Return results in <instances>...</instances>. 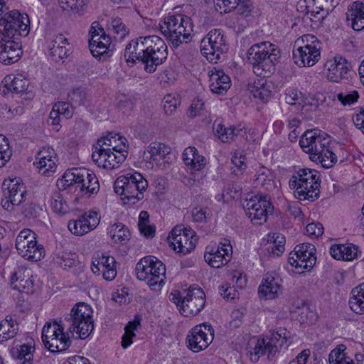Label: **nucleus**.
I'll return each mask as SVG.
<instances>
[{
  "label": "nucleus",
  "mask_w": 364,
  "mask_h": 364,
  "mask_svg": "<svg viewBox=\"0 0 364 364\" xmlns=\"http://www.w3.org/2000/svg\"><path fill=\"white\" fill-rule=\"evenodd\" d=\"M28 17L18 11L7 13L0 18V63L10 65L17 62L22 55L21 45L16 36H26L29 33Z\"/></svg>",
  "instance_id": "f257e3e1"
},
{
  "label": "nucleus",
  "mask_w": 364,
  "mask_h": 364,
  "mask_svg": "<svg viewBox=\"0 0 364 364\" xmlns=\"http://www.w3.org/2000/svg\"><path fill=\"white\" fill-rule=\"evenodd\" d=\"M167 46L162 38L153 35L132 40L126 46L124 58L127 63L144 64V70L154 73L167 58Z\"/></svg>",
  "instance_id": "f03ea898"
},
{
  "label": "nucleus",
  "mask_w": 364,
  "mask_h": 364,
  "mask_svg": "<svg viewBox=\"0 0 364 364\" xmlns=\"http://www.w3.org/2000/svg\"><path fill=\"white\" fill-rule=\"evenodd\" d=\"M280 56L277 46L268 41L252 45L247 53V61L252 65L254 73L263 77L274 72Z\"/></svg>",
  "instance_id": "7ed1b4c3"
},
{
  "label": "nucleus",
  "mask_w": 364,
  "mask_h": 364,
  "mask_svg": "<svg viewBox=\"0 0 364 364\" xmlns=\"http://www.w3.org/2000/svg\"><path fill=\"white\" fill-rule=\"evenodd\" d=\"M289 186L295 198L300 200L315 201L320 195V180L314 169L300 168L291 177Z\"/></svg>",
  "instance_id": "20e7f679"
},
{
  "label": "nucleus",
  "mask_w": 364,
  "mask_h": 364,
  "mask_svg": "<svg viewBox=\"0 0 364 364\" xmlns=\"http://www.w3.org/2000/svg\"><path fill=\"white\" fill-rule=\"evenodd\" d=\"M148 187V182L138 173H127L117 178L114 183V191L121 196L124 203L134 205L144 198V191Z\"/></svg>",
  "instance_id": "39448f33"
},
{
  "label": "nucleus",
  "mask_w": 364,
  "mask_h": 364,
  "mask_svg": "<svg viewBox=\"0 0 364 364\" xmlns=\"http://www.w3.org/2000/svg\"><path fill=\"white\" fill-rule=\"evenodd\" d=\"M160 29L175 48L188 43L193 31L191 18L183 14L168 16L160 24Z\"/></svg>",
  "instance_id": "423d86ee"
},
{
  "label": "nucleus",
  "mask_w": 364,
  "mask_h": 364,
  "mask_svg": "<svg viewBox=\"0 0 364 364\" xmlns=\"http://www.w3.org/2000/svg\"><path fill=\"white\" fill-rule=\"evenodd\" d=\"M63 186L66 188L73 186L78 188L82 194L90 196L100 190V184L95 174L85 168L68 169L61 179Z\"/></svg>",
  "instance_id": "0eeeda50"
},
{
  "label": "nucleus",
  "mask_w": 364,
  "mask_h": 364,
  "mask_svg": "<svg viewBox=\"0 0 364 364\" xmlns=\"http://www.w3.org/2000/svg\"><path fill=\"white\" fill-rule=\"evenodd\" d=\"M136 275L138 279L144 281L152 289H156L164 284L166 267L153 256L141 259L136 264Z\"/></svg>",
  "instance_id": "6e6552de"
},
{
  "label": "nucleus",
  "mask_w": 364,
  "mask_h": 364,
  "mask_svg": "<svg viewBox=\"0 0 364 364\" xmlns=\"http://www.w3.org/2000/svg\"><path fill=\"white\" fill-rule=\"evenodd\" d=\"M286 328H279L276 331H273L270 336L266 338H257L254 347L249 351L250 360L256 363L259 358L267 353L269 359H272L279 351L278 346L282 348L288 341Z\"/></svg>",
  "instance_id": "1a4fd4ad"
},
{
  "label": "nucleus",
  "mask_w": 364,
  "mask_h": 364,
  "mask_svg": "<svg viewBox=\"0 0 364 364\" xmlns=\"http://www.w3.org/2000/svg\"><path fill=\"white\" fill-rule=\"evenodd\" d=\"M91 307L84 303L76 304L71 310L69 317L65 318L68 323V331L76 332L79 338H87L94 328Z\"/></svg>",
  "instance_id": "9d476101"
},
{
  "label": "nucleus",
  "mask_w": 364,
  "mask_h": 364,
  "mask_svg": "<svg viewBox=\"0 0 364 364\" xmlns=\"http://www.w3.org/2000/svg\"><path fill=\"white\" fill-rule=\"evenodd\" d=\"M54 321L47 322L42 330V341L45 346L51 352H61L67 350L71 341L68 333L64 332L65 323Z\"/></svg>",
  "instance_id": "9b49d317"
},
{
  "label": "nucleus",
  "mask_w": 364,
  "mask_h": 364,
  "mask_svg": "<svg viewBox=\"0 0 364 364\" xmlns=\"http://www.w3.org/2000/svg\"><path fill=\"white\" fill-rule=\"evenodd\" d=\"M200 52L210 62L216 63L228 50L226 37L220 29H213L200 42Z\"/></svg>",
  "instance_id": "f8f14e48"
},
{
  "label": "nucleus",
  "mask_w": 364,
  "mask_h": 364,
  "mask_svg": "<svg viewBox=\"0 0 364 364\" xmlns=\"http://www.w3.org/2000/svg\"><path fill=\"white\" fill-rule=\"evenodd\" d=\"M244 208L247 215L257 225L266 222L267 215L272 214L274 210L267 194L257 195L250 198L247 200Z\"/></svg>",
  "instance_id": "ddd939ff"
},
{
  "label": "nucleus",
  "mask_w": 364,
  "mask_h": 364,
  "mask_svg": "<svg viewBox=\"0 0 364 364\" xmlns=\"http://www.w3.org/2000/svg\"><path fill=\"white\" fill-rule=\"evenodd\" d=\"M214 338V329L210 324L200 323L194 326L188 333L186 342L188 349L198 353L207 348Z\"/></svg>",
  "instance_id": "4468645a"
},
{
  "label": "nucleus",
  "mask_w": 364,
  "mask_h": 364,
  "mask_svg": "<svg viewBox=\"0 0 364 364\" xmlns=\"http://www.w3.org/2000/svg\"><path fill=\"white\" fill-rule=\"evenodd\" d=\"M316 247L311 243L297 245L289 254V262L291 266L303 269L312 268L316 264Z\"/></svg>",
  "instance_id": "2eb2a0df"
},
{
  "label": "nucleus",
  "mask_w": 364,
  "mask_h": 364,
  "mask_svg": "<svg viewBox=\"0 0 364 364\" xmlns=\"http://www.w3.org/2000/svg\"><path fill=\"white\" fill-rule=\"evenodd\" d=\"M168 238L174 250L183 255L191 252L195 248L197 240L192 230L178 228L171 230Z\"/></svg>",
  "instance_id": "dca6fc26"
},
{
  "label": "nucleus",
  "mask_w": 364,
  "mask_h": 364,
  "mask_svg": "<svg viewBox=\"0 0 364 364\" xmlns=\"http://www.w3.org/2000/svg\"><path fill=\"white\" fill-rule=\"evenodd\" d=\"M205 304V293L201 288H191L183 296L181 314L184 316H193L198 314Z\"/></svg>",
  "instance_id": "f3484780"
},
{
  "label": "nucleus",
  "mask_w": 364,
  "mask_h": 364,
  "mask_svg": "<svg viewBox=\"0 0 364 364\" xmlns=\"http://www.w3.org/2000/svg\"><path fill=\"white\" fill-rule=\"evenodd\" d=\"M232 254V248L230 241L224 238L220 242L215 250H207L205 252L204 258L205 262L213 268H220L228 264L230 260Z\"/></svg>",
  "instance_id": "a211bd4d"
},
{
  "label": "nucleus",
  "mask_w": 364,
  "mask_h": 364,
  "mask_svg": "<svg viewBox=\"0 0 364 364\" xmlns=\"http://www.w3.org/2000/svg\"><path fill=\"white\" fill-rule=\"evenodd\" d=\"M299 144L310 156H314L331 145L329 140L321 136L318 130L316 129L306 131L299 141Z\"/></svg>",
  "instance_id": "6ab92c4d"
},
{
  "label": "nucleus",
  "mask_w": 364,
  "mask_h": 364,
  "mask_svg": "<svg viewBox=\"0 0 364 364\" xmlns=\"http://www.w3.org/2000/svg\"><path fill=\"white\" fill-rule=\"evenodd\" d=\"M100 223L97 213L93 210L85 212L75 220L68 222V228L74 235H83L94 230Z\"/></svg>",
  "instance_id": "aec40b11"
},
{
  "label": "nucleus",
  "mask_w": 364,
  "mask_h": 364,
  "mask_svg": "<svg viewBox=\"0 0 364 364\" xmlns=\"http://www.w3.org/2000/svg\"><path fill=\"white\" fill-rule=\"evenodd\" d=\"M28 86V81L21 75L14 76L7 75L0 84V94L7 95L11 94H23Z\"/></svg>",
  "instance_id": "412c9836"
},
{
  "label": "nucleus",
  "mask_w": 364,
  "mask_h": 364,
  "mask_svg": "<svg viewBox=\"0 0 364 364\" xmlns=\"http://www.w3.org/2000/svg\"><path fill=\"white\" fill-rule=\"evenodd\" d=\"M31 277V269L23 267H18L11 277V286L18 291H32L33 282Z\"/></svg>",
  "instance_id": "4be33fe9"
},
{
  "label": "nucleus",
  "mask_w": 364,
  "mask_h": 364,
  "mask_svg": "<svg viewBox=\"0 0 364 364\" xmlns=\"http://www.w3.org/2000/svg\"><path fill=\"white\" fill-rule=\"evenodd\" d=\"M321 54V48L299 47L293 53L294 63L299 67L312 66L318 61Z\"/></svg>",
  "instance_id": "5701e85b"
},
{
  "label": "nucleus",
  "mask_w": 364,
  "mask_h": 364,
  "mask_svg": "<svg viewBox=\"0 0 364 364\" xmlns=\"http://www.w3.org/2000/svg\"><path fill=\"white\" fill-rule=\"evenodd\" d=\"M120 139L119 145H114L111 149H107L109 153L107 154L106 169L117 168L120 164L124 162L127 158V146L126 145L127 139L125 137L119 136Z\"/></svg>",
  "instance_id": "b1692460"
},
{
  "label": "nucleus",
  "mask_w": 364,
  "mask_h": 364,
  "mask_svg": "<svg viewBox=\"0 0 364 364\" xmlns=\"http://www.w3.org/2000/svg\"><path fill=\"white\" fill-rule=\"evenodd\" d=\"M101 36L92 35L89 40V48L92 55L98 59L105 58L108 53V47L110 45V38L105 34L103 28L100 29Z\"/></svg>",
  "instance_id": "393cba45"
},
{
  "label": "nucleus",
  "mask_w": 364,
  "mask_h": 364,
  "mask_svg": "<svg viewBox=\"0 0 364 364\" xmlns=\"http://www.w3.org/2000/svg\"><path fill=\"white\" fill-rule=\"evenodd\" d=\"M282 292V285L279 279L269 275L262 279L258 289V294L261 299H274Z\"/></svg>",
  "instance_id": "a878e982"
},
{
  "label": "nucleus",
  "mask_w": 364,
  "mask_h": 364,
  "mask_svg": "<svg viewBox=\"0 0 364 364\" xmlns=\"http://www.w3.org/2000/svg\"><path fill=\"white\" fill-rule=\"evenodd\" d=\"M346 21L355 31L364 29V4L354 2L346 12Z\"/></svg>",
  "instance_id": "bb28decb"
},
{
  "label": "nucleus",
  "mask_w": 364,
  "mask_h": 364,
  "mask_svg": "<svg viewBox=\"0 0 364 364\" xmlns=\"http://www.w3.org/2000/svg\"><path fill=\"white\" fill-rule=\"evenodd\" d=\"M230 85V77L223 70L212 71L210 75V88L213 92L223 95L227 92Z\"/></svg>",
  "instance_id": "cd10ccee"
},
{
  "label": "nucleus",
  "mask_w": 364,
  "mask_h": 364,
  "mask_svg": "<svg viewBox=\"0 0 364 364\" xmlns=\"http://www.w3.org/2000/svg\"><path fill=\"white\" fill-rule=\"evenodd\" d=\"M330 254L338 260L352 261L357 257L358 247L353 244H335L331 245Z\"/></svg>",
  "instance_id": "c85d7f7f"
},
{
  "label": "nucleus",
  "mask_w": 364,
  "mask_h": 364,
  "mask_svg": "<svg viewBox=\"0 0 364 364\" xmlns=\"http://www.w3.org/2000/svg\"><path fill=\"white\" fill-rule=\"evenodd\" d=\"M183 160L187 166L195 171L202 170L206 164L205 158L200 155L198 150L193 146H189L183 151Z\"/></svg>",
  "instance_id": "c756f323"
},
{
  "label": "nucleus",
  "mask_w": 364,
  "mask_h": 364,
  "mask_svg": "<svg viewBox=\"0 0 364 364\" xmlns=\"http://www.w3.org/2000/svg\"><path fill=\"white\" fill-rule=\"evenodd\" d=\"M65 44L68 46V40L63 34L56 36L53 40L50 50L55 61L63 60L68 56L70 49L65 46Z\"/></svg>",
  "instance_id": "7c9ffc66"
},
{
  "label": "nucleus",
  "mask_w": 364,
  "mask_h": 364,
  "mask_svg": "<svg viewBox=\"0 0 364 364\" xmlns=\"http://www.w3.org/2000/svg\"><path fill=\"white\" fill-rule=\"evenodd\" d=\"M95 261L98 262V264H100L105 279L112 281L115 278L117 275L116 261L113 257L102 254L101 256L95 258Z\"/></svg>",
  "instance_id": "2f4dec72"
},
{
  "label": "nucleus",
  "mask_w": 364,
  "mask_h": 364,
  "mask_svg": "<svg viewBox=\"0 0 364 364\" xmlns=\"http://www.w3.org/2000/svg\"><path fill=\"white\" fill-rule=\"evenodd\" d=\"M274 176L272 172L262 167L255 175L254 183L256 187L260 186L267 191H273L276 188Z\"/></svg>",
  "instance_id": "473e14b6"
},
{
  "label": "nucleus",
  "mask_w": 364,
  "mask_h": 364,
  "mask_svg": "<svg viewBox=\"0 0 364 364\" xmlns=\"http://www.w3.org/2000/svg\"><path fill=\"white\" fill-rule=\"evenodd\" d=\"M348 304L354 313L364 314V282L351 290Z\"/></svg>",
  "instance_id": "72a5a7b5"
},
{
  "label": "nucleus",
  "mask_w": 364,
  "mask_h": 364,
  "mask_svg": "<svg viewBox=\"0 0 364 364\" xmlns=\"http://www.w3.org/2000/svg\"><path fill=\"white\" fill-rule=\"evenodd\" d=\"M18 331V324L11 316L0 321V343L14 338Z\"/></svg>",
  "instance_id": "f704fd0d"
},
{
  "label": "nucleus",
  "mask_w": 364,
  "mask_h": 364,
  "mask_svg": "<svg viewBox=\"0 0 364 364\" xmlns=\"http://www.w3.org/2000/svg\"><path fill=\"white\" fill-rule=\"evenodd\" d=\"M310 159L316 163L320 164L325 168L333 167L337 161V156L333 153L331 145L314 156H310Z\"/></svg>",
  "instance_id": "c9c22d12"
},
{
  "label": "nucleus",
  "mask_w": 364,
  "mask_h": 364,
  "mask_svg": "<svg viewBox=\"0 0 364 364\" xmlns=\"http://www.w3.org/2000/svg\"><path fill=\"white\" fill-rule=\"evenodd\" d=\"M36 240V234L30 229H23L18 235L16 240V248L18 253H26V249Z\"/></svg>",
  "instance_id": "e433bc0d"
},
{
  "label": "nucleus",
  "mask_w": 364,
  "mask_h": 364,
  "mask_svg": "<svg viewBox=\"0 0 364 364\" xmlns=\"http://www.w3.org/2000/svg\"><path fill=\"white\" fill-rule=\"evenodd\" d=\"M26 253H18L22 257L27 260L37 262L40 261L45 256V249L42 245L38 244L37 240H35L26 249Z\"/></svg>",
  "instance_id": "4c0bfd02"
},
{
  "label": "nucleus",
  "mask_w": 364,
  "mask_h": 364,
  "mask_svg": "<svg viewBox=\"0 0 364 364\" xmlns=\"http://www.w3.org/2000/svg\"><path fill=\"white\" fill-rule=\"evenodd\" d=\"M34 351V341H31L26 344L20 346L15 351H13V355L21 362L22 364H31L33 359V353Z\"/></svg>",
  "instance_id": "58836bf2"
},
{
  "label": "nucleus",
  "mask_w": 364,
  "mask_h": 364,
  "mask_svg": "<svg viewBox=\"0 0 364 364\" xmlns=\"http://www.w3.org/2000/svg\"><path fill=\"white\" fill-rule=\"evenodd\" d=\"M147 152L150 154V159L159 161L171 153V148L164 144L155 141L149 145Z\"/></svg>",
  "instance_id": "ea45409f"
},
{
  "label": "nucleus",
  "mask_w": 364,
  "mask_h": 364,
  "mask_svg": "<svg viewBox=\"0 0 364 364\" xmlns=\"http://www.w3.org/2000/svg\"><path fill=\"white\" fill-rule=\"evenodd\" d=\"M63 11L82 15L87 9L88 0H58Z\"/></svg>",
  "instance_id": "a19ab883"
},
{
  "label": "nucleus",
  "mask_w": 364,
  "mask_h": 364,
  "mask_svg": "<svg viewBox=\"0 0 364 364\" xmlns=\"http://www.w3.org/2000/svg\"><path fill=\"white\" fill-rule=\"evenodd\" d=\"M107 230L108 234L114 242H122L129 239V230L121 223L112 225Z\"/></svg>",
  "instance_id": "79ce46f5"
},
{
  "label": "nucleus",
  "mask_w": 364,
  "mask_h": 364,
  "mask_svg": "<svg viewBox=\"0 0 364 364\" xmlns=\"http://www.w3.org/2000/svg\"><path fill=\"white\" fill-rule=\"evenodd\" d=\"M335 62H338V65L337 69H336V74L335 75H328V77L333 82H338L342 79L348 78L351 68L350 63L341 56L335 57Z\"/></svg>",
  "instance_id": "37998d69"
},
{
  "label": "nucleus",
  "mask_w": 364,
  "mask_h": 364,
  "mask_svg": "<svg viewBox=\"0 0 364 364\" xmlns=\"http://www.w3.org/2000/svg\"><path fill=\"white\" fill-rule=\"evenodd\" d=\"M14 183V181H12ZM26 195L25 187L18 182L11 183L8 188V196L13 199L18 205L24 200Z\"/></svg>",
  "instance_id": "c03bdc74"
},
{
  "label": "nucleus",
  "mask_w": 364,
  "mask_h": 364,
  "mask_svg": "<svg viewBox=\"0 0 364 364\" xmlns=\"http://www.w3.org/2000/svg\"><path fill=\"white\" fill-rule=\"evenodd\" d=\"M240 132H242V129H236L233 127H225L220 124L215 128L216 134L223 142L230 141L234 136L239 135Z\"/></svg>",
  "instance_id": "a18cd8bd"
},
{
  "label": "nucleus",
  "mask_w": 364,
  "mask_h": 364,
  "mask_svg": "<svg viewBox=\"0 0 364 364\" xmlns=\"http://www.w3.org/2000/svg\"><path fill=\"white\" fill-rule=\"evenodd\" d=\"M271 240L272 241L267 248L268 252L274 256H279L284 252L285 249V237L282 234L274 233Z\"/></svg>",
  "instance_id": "49530a36"
},
{
  "label": "nucleus",
  "mask_w": 364,
  "mask_h": 364,
  "mask_svg": "<svg viewBox=\"0 0 364 364\" xmlns=\"http://www.w3.org/2000/svg\"><path fill=\"white\" fill-rule=\"evenodd\" d=\"M24 108L19 105H12L11 106L6 104L0 105V117L6 119H11L16 116H21L23 114Z\"/></svg>",
  "instance_id": "de8ad7c7"
},
{
  "label": "nucleus",
  "mask_w": 364,
  "mask_h": 364,
  "mask_svg": "<svg viewBox=\"0 0 364 364\" xmlns=\"http://www.w3.org/2000/svg\"><path fill=\"white\" fill-rule=\"evenodd\" d=\"M109 29L116 35L114 38L118 40H122L129 33V30L122 22V20L118 17L112 19L109 23Z\"/></svg>",
  "instance_id": "09e8293b"
},
{
  "label": "nucleus",
  "mask_w": 364,
  "mask_h": 364,
  "mask_svg": "<svg viewBox=\"0 0 364 364\" xmlns=\"http://www.w3.org/2000/svg\"><path fill=\"white\" fill-rule=\"evenodd\" d=\"M33 164L38 169V172L45 176H50L55 171L57 168L55 161L53 157H48L46 160L36 161Z\"/></svg>",
  "instance_id": "8fccbe9b"
},
{
  "label": "nucleus",
  "mask_w": 364,
  "mask_h": 364,
  "mask_svg": "<svg viewBox=\"0 0 364 364\" xmlns=\"http://www.w3.org/2000/svg\"><path fill=\"white\" fill-rule=\"evenodd\" d=\"M249 90L254 97L262 101H267L271 95L269 89L266 87L264 83H260V82L250 85Z\"/></svg>",
  "instance_id": "3c124183"
},
{
  "label": "nucleus",
  "mask_w": 364,
  "mask_h": 364,
  "mask_svg": "<svg viewBox=\"0 0 364 364\" xmlns=\"http://www.w3.org/2000/svg\"><path fill=\"white\" fill-rule=\"evenodd\" d=\"M193 221L198 223H205L213 215L211 210L208 207H195L191 211Z\"/></svg>",
  "instance_id": "603ef678"
},
{
  "label": "nucleus",
  "mask_w": 364,
  "mask_h": 364,
  "mask_svg": "<svg viewBox=\"0 0 364 364\" xmlns=\"http://www.w3.org/2000/svg\"><path fill=\"white\" fill-rule=\"evenodd\" d=\"M50 206L56 213L65 214L68 211V205L58 191H55L50 199Z\"/></svg>",
  "instance_id": "864d4df0"
},
{
  "label": "nucleus",
  "mask_w": 364,
  "mask_h": 364,
  "mask_svg": "<svg viewBox=\"0 0 364 364\" xmlns=\"http://www.w3.org/2000/svg\"><path fill=\"white\" fill-rule=\"evenodd\" d=\"M76 262L75 254L71 252H62L61 255H57L55 258V262L63 269L73 267Z\"/></svg>",
  "instance_id": "5fc2aeb1"
},
{
  "label": "nucleus",
  "mask_w": 364,
  "mask_h": 364,
  "mask_svg": "<svg viewBox=\"0 0 364 364\" xmlns=\"http://www.w3.org/2000/svg\"><path fill=\"white\" fill-rule=\"evenodd\" d=\"M344 346L340 345L338 348L331 350L328 355L330 364H342V363H344V360L347 361L348 360L351 359L346 356V354L344 353Z\"/></svg>",
  "instance_id": "6e6d98bb"
},
{
  "label": "nucleus",
  "mask_w": 364,
  "mask_h": 364,
  "mask_svg": "<svg viewBox=\"0 0 364 364\" xmlns=\"http://www.w3.org/2000/svg\"><path fill=\"white\" fill-rule=\"evenodd\" d=\"M94 149L95 150L92 154L93 161L95 162L99 167L106 168L105 164H107V154L109 153V150L104 147H100L97 145L94 146Z\"/></svg>",
  "instance_id": "4d7b16f0"
},
{
  "label": "nucleus",
  "mask_w": 364,
  "mask_h": 364,
  "mask_svg": "<svg viewBox=\"0 0 364 364\" xmlns=\"http://www.w3.org/2000/svg\"><path fill=\"white\" fill-rule=\"evenodd\" d=\"M138 325H139V322L133 321L129 322L125 326V332L122 338V346L124 348H127L132 343V338L135 336L134 331Z\"/></svg>",
  "instance_id": "13d9d810"
},
{
  "label": "nucleus",
  "mask_w": 364,
  "mask_h": 364,
  "mask_svg": "<svg viewBox=\"0 0 364 364\" xmlns=\"http://www.w3.org/2000/svg\"><path fill=\"white\" fill-rule=\"evenodd\" d=\"M234 167L232 168V172L237 174L238 172L242 173L247 168L246 156L242 152L235 153L231 159Z\"/></svg>",
  "instance_id": "bf43d9fd"
},
{
  "label": "nucleus",
  "mask_w": 364,
  "mask_h": 364,
  "mask_svg": "<svg viewBox=\"0 0 364 364\" xmlns=\"http://www.w3.org/2000/svg\"><path fill=\"white\" fill-rule=\"evenodd\" d=\"M337 98L343 106H350L358 101L359 95L356 90L342 92L337 95Z\"/></svg>",
  "instance_id": "052dcab7"
},
{
  "label": "nucleus",
  "mask_w": 364,
  "mask_h": 364,
  "mask_svg": "<svg viewBox=\"0 0 364 364\" xmlns=\"http://www.w3.org/2000/svg\"><path fill=\"white\" fill-rule=\"evenodd\" d=\"M164 110L166 115H172L176 110L180 102L171 95H167L164 97Z\"/></svg>",
  "instance_id": "680f3d73"
},
{
  "label": "nucleus",
  "mask_w": 364,
  "mask_h": 364,
  "mask_svg": "<svg viewBox=\"0 0 364 364\" xmlns=\"http://www.w3.org/2000/svg\"><path fill=\"white\" fill-rule=\"evenodd\" d=\"M204 109V102L202 99L197 97L196 98L192 104L191 105L188 115L190 118H194L198 115L201 114V112Z\"/></svg>",
  "instance_id": "e2e57ef3"
},
{
  "label": "nucleus",
  "mask_w": 364,
  "mask_h": 364,
  "mask_svg": "<svg viewBox=\"0 0 364 364\" xmlns=\"http://www.w3.org/2000/svg\"><path fill=\"white\" fill-rule=\"evenodd\" d=\"M55 109L60 112L61 117L65 119L72 117L73 114V105L66 102H58L54 104Z\"/></svg>",
  "instance_id": "0e129e2a"
},
{
  "label": "nucleus",
  "mask_w": 364,
  "mask_h": 364,
  "mask_svg": "<svg viewBox=\"0 0 364 364\" xmlns=\"http://www.w3.org/2000/svg\"><path fill=\"white\" fill-rule=\"evenodd\" d=\"M69 97L70 99V102L73 104V106H79L85 102V94L80 89L77 88L76 90H73L69 94Z\"/></svg>",
  "instance_id": "69168bd1"
},
{
  "label": "nucleus",
  "mask_w": 364,
  "mask_h": 364,
  "mask_svg": "<svg viewBox=\"0 0 364 364\" xmlns=\"http://www.w3.org/2000/svg\"><path fill=\"white\" fill-rule=\"evenodd\" d=\"M237 0H215L216 6L219 7L222 12L228 13L237 8Z\"/></svg>",
  "instance_id": "338daca9"
},
{
  "label": "nucleus",
  "mask_w": 364,
  "mask_h": 364,
  "mask_svg": "<svg viewBox=\"0 0 364 364\" xmlns=\"http://www.w3.org/2000/svg\"><path fill=\"white\" fill-rule=\"evenodd\" d=\"M238 1L237 8H235L234 10H236L237 12L243 16L250 15L252 11V3L250 0H237Z\"/></svg>",
  "instance_id": "774afa93"
}]
</instances>
